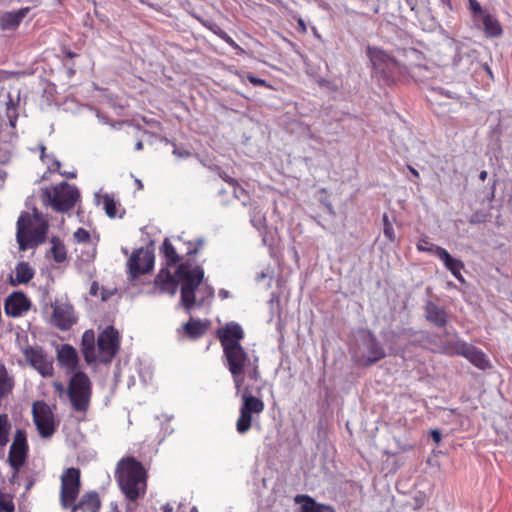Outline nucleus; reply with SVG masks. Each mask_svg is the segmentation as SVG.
<instances>
[{"label": "nucleus", "mask_w": 512, "mask_h": 512, "mask_svg": "<svg viewBox=\"0 0 512 512\" xmlns=\"http://www.w3.org/2000/svg\"><path fill=\"white\" fill-rule=\"evenodd\" d=\"M204 279V270L201 266L189 261L182 262L176 268L174 274L168 269H161L155 278V286L161 292L174 295L178 285L180 288V305L191 313L194 307H202L209 304L214 297L212 286H201Z\"/></svg>", "instance_id": "1"}, {"label": "nucleus", "mask_w": 512, "mask_h": 512, "mask_svg": "<svg viewBox=\"0 0 512 512\" xmlns=\"http://www.w3.org/2000/svg\"><path fill=\"white\" fill-rule=\"evenodd\" d=\"M115 478L129 501H136L146 493V471L133 457L122 458L116 466Z\"/></svg>", "instance_id": "2"}, {"label": "nucleus", "mask_w": 512, "mask_h": 512, "mask_svg": "<svg viewBox=\"0 0 512 512\" xmlns=\"http://www.w3.org/2000/svg\"><path fill=\"white\" fill-rule=\"evenodd\" d=\"M226 360V366L232 376L236 393L239 394L244 384V375L254 382L261 379L259 370V359L255 355H249L244 348L240 346H231L223 350Z\"/></svg>", "instance_id": "3"}, {"label": "nucleus", "mask_w": 512, "mask_h": 512, "mask_svg": "<svg viewBox=\"0 0 512 512\" xmlns=\"http://www.w3.org/2000/svg\"><path fill=\"white\" fill-rule=\"evenodd\" d=\"M48 228V222L38 212L35 211L33 215L23 212L17 221L16 239L19 249L25 251L44 243Z\"/></svg>", "instance_id": "4"}, {"label": "nucleus", "mask_w": 512, "mask_h": 512, "mask_svg": "<svg viewBox=\"0 0 512 512\" xmlns=\"http://www.w3.org/2000/svg\"><path fill=\"white\" fill-rule=\"evenodd\" d=\"M42 202L51 206L57 212L71 210L80 198L79 190L75 185L61 182L58 185L42 189Z\"/></svg>", "instance_id": "5"}, {"label": "nucleus", "mask_w": 512, "mask_h": 512, "mask_svg": "<svg viewBox=\"0 0 512 512\" xmlns=\"http://www.w3.org/2000/svg\"><path fill=\"white\" fill-rule=\"evenodd\" d=\"M351 353L354 362L360 366H371L386 356L383 346L371 331L360 333Z\"/></svg>", "instance_id": "6"}, {"label": "nucleus", "mask_w": 512, "mask_h": 512, "mask_svg": "<svg viewBox=\"0 0 512 512\" xmlns=\"http://www.w3.org/2000/svg\"><path fill=\"white\" fill-rule=\"evenodd\" d=\"M68 396L72 407L77 412H86L91 399V382L83 372L75 373L69 382Z\"/></svg>", "instance_id": "7"}, {"label": "nucleus", "mask_w": 512, "mask_h": 512, "mask_svg": "<svg viewBox=\"0 0 512 512\" xmlns=\"http://www.w3.org/2000/svg\"><path fill=\"white\" fill-rule=\"evenodd\" d=\"M60 480V504L63 509H68L79 496L81 472L75 467L67 468L63 471Z\"/></svg>", "instance_id": "8"}, {"label": "nucleus", "mask_w": 512, "mask_h": 512, "mask_svg": "<svg viewBox=\"0 0 512 512\" xmlns=\"http://www.w3.org/2000/svg\"><path fill=\"white\" fill-rule=\"evenodd\" d=\"M119 345L118 331L113 326L107 327L97 339L98 360L103 363L111 362L119 350Z\"/></svg>", "instance_id": "9"}, {"label": "nucleus", "mask_w": 512, "mask_h": 512, "mask_svg": "<svg viewBox=\"0 0 512 512\" xmlns=\"http://www.w3.org/2000/svg\"><path fill=\"white\" fill-rule=\"evenodd\" d=\"M367 56L370 59L374 71L385 79H389L393 74L397 61L387 54L384 50L369 46Z\"/></svg>", "instance_id": "10"}, {"label": "nucleus", "mask_w": 512, "mask_h": 512, "mask_svg": "<svg viewBox=\"0 0 512 512\" xmlns=\"http://www.w3.org/2000/svg\"><path fill=\"white\" fill-rule=\"evenodd\" d=\"M28 453V444L25 431L18 429L8 454V462L15 473L24 465Z\"/></svg>", "instance_id": "11"}, {"label": "nucleus", "mask_w": 512, "mask_h": 512, "mask_svg": "<svg viewBox=\"0 0 512 512\" xmlns=\"http://www.w3.org/2000/svg\"><path fill=\"white\" fill-rule=\"evenodd\" d=\"M127 266L130 277L135 279L153 269L154 254L147 249H138L132 253Z\"/></svg>", "instance_id": "12"}, {"label": "nucleus", "mask_w": 512, "mask_h": 512, "mask_svg": "<svg viewBox=\"0 0 512 512\" xmlns=\"http://www.w3.org/2000/svg\"><path fill=\"white\" fill-rule=\"evenodd\" d=\"M23 354L26 361L37 370L41 376L50 377L53 375V361L42 348L27 347L24 349Z\"/></svg>", "instance_id": "13"}, {"label": "nucleus", "mask_w": 512, "mask_h": 512, "mask_svg": "<svg viewBox=\"0 0 512 512\" xmlns=\"http://www.w3.org/2000/svg\"><path fill=\"white\" fill-rule=\"evenodd\" d=\"M52 307V322L58 329L67 331L76 324L77 316L73 306L69 302L55 301Z\"/></svg>", "instance_id": "14"}, {"label": "nucleus", "mask_w": 512, "mask_h": 512, "mask_svg": "<svg viewBox=\"0 0 512 512\" xmlns=\"http://www.w3.org/2000/svg\"><path fill=\"white\" fill-rule=\"evenodd\" d=\"M262 386L254 387L252 385H244L239 393H241L242 403L241 406L244 410L252 413L253 415H260L265 408L264 402L254 394H260Z\"/></svg>", "instance_id": "15"}, {"label": "nucleus", "mask_w": 512, "mask_h": 512, "mask_svg": "<svg viewBox=\"0 0 512 512\" xmlns=\"http://www.w3.org/2000/svg\"><path fill=\"white\" fill-rule=\"evenodd\" d=\"M33 419L42 437L48 438L52 436L55 431L53 415L45 404H42L40 407L36 404L33 405Z\"/></svg>", "instance_id": "16"}, {"label": "nucleus", "mask_w": 512, "mask_h": 512, "mask_svg": "<svg viewBox=\"0 0 512 512\" xmlns=\"http://www.w3.org/2000/svg\"><path fill=\"white\" fill-rule=\"evenodd\" d=\"M217 336L223 350H226L231 346L237 347L241 345L240 340L244 338V331L238 323L230 322L217 331Z\"/></svg>", "instance_id": "17"}, {"label": "nucleus", "mask_w": 512, "mask_h": 512, "mask_svg": "<svg viewBox=\"0 0 512 512\" xmlns=\"http://www.w3.org/2000/svg\"><path fill=\"white\" fill-rule=\"evenodd\" d=\"M30 308V301L22 292L12 293L4 304L5 313L11 317H19Z\"/></svg>", "instance_id": "18"}, {"label": "nucleus", "mask_w": 512, "mask_h": 512, "mask_svg": "<svg viewBox=\"0 0 512 512\" xmlns=\"http://www.w3.org/2000/svg\"><path fill=\"white\" fill-rule=\"evenodd\" d=\"M101 508V500L95 491L84 493L78 503L69 506L70 512H99Z\"/></svg>", "instance_id": "19"}, {"label": "nucleus", "mask_w": 512, "mask_h": 512, "mask_svg": "<svg viewBox=\"0 0 512 512\" xmlns=\"http://www.w3.org/2000/svg\"><path fill=\"white\" fill-rule=\"evenodd\" d=\"M467 342L460 339L457 333L445 332L439 340L440 351L446 355H459Z\"/></svg>", "instance_id": "20"}, {"label": "nucleus", "mask_w": 512, "mask_h": 512, "mask_svg": "<svg viewBox=\"0 0 512 512\" xmlns=\"http://www.w3.org/2000/svg\"><path fill=\"white\" fill-rule=\"evenodd\" d=\"M436 256L444 263V266L459 282H465L464 277L461 274V270L464 268V264L461 260L452 257L444 248H437Z\"/></svg>", "instance_id": "21"}, {"label": "nucleus", "mask_w": 512, "mask_h": 512, "mask_svg": "<svg viewBox=\"0 0 512 512\" xmlns=\"http://www.w3.org/2000/svg\"><path fill=\"white\" fill-rule=\"evenodd\" d=\"M460 356L466 358L471 364L479 369L485 370L490 366V362L485 353L468 343L465 344V347L460 352Z\"/></svg>", "instance_id": "22"}, {"label": "nucleus", "mask_w": 512, "mask_h": 512, "mask_svg": "<svg viewBox=\"0 0 512 512\" xmlns=\"http://www.w3.org/2000/svg\"><path fill=\"white\" fill-rule=\"evenodd\" d=\"M425 317L427 321L438 328L445 327L448 322L446 310L432 301H428L425 305Z\"/></svg>", "instance_id": "23"}, {"label": "nucleus", "mask_w": 512, "mask_h": 512, "mask_svg": "<svg viewBox=\"0 0 512 512\" xmlns=\"http://www.w3.org/2000/svg\"><path fill=\"white\" fill-rule=\"evenodd\" d=\"M81 350L86 362L92 363L98 360L97 343L93 330H86L82 335Z\"/></svg>", "instance_id": "24"}, {"label": "nucleus", "mask_w": 512, "mask_h": 512, "mask_svg": "<svg viewBox=\"0 0 512 512\" xmlns=\"http://www.w3.org/2000/svg\"><path fill=\"white\" fill-rule=\"evenodd\" d=\"M29 8H21L18 11L6 12L0 16V26L3 30L17 28L29 12Z\"/></svg>", "instance_id": "25"}, {"label": "nucleus", "mask_w": 512, "mask_h": 512, "mask_svg": "<svg viewBox=\"0 0 512 512\" xmlns=\"http://www.w3.org/2000/svg\"><path fill=\"white\" fill-rule=\"evenodd\" d=\"M295 502L300 503V512H335L332 506L316 502L308 495H297Z\"/></svg>", "instance_id": "26"}, {"label": "nucleus", "mask_w": 512, "mask_h": 512, "mask_svg": "<svg viewBox=\"0 0 512 512\" xmlns=\"http://www.w3.org/2000/svg\"><path fill=\"white\" fill-rule=\"evenodd\" d=\"M57 359L60 364L68 368L69 370H74L78 363V355L76 350L69 344H63L57 350Z\"/></svg>", "instance_id": "27"}, {"label": "nucleus", "mask_w": 512, "mask_h": 512, "mask_svg": "<svg viewBox=\"0 0 512 512\" xmlns=\"http://www.w3.org/2000/svg\"><path fill=\"white\" fill-rule=\"evenodd\" d=\"M208 325V321H202L191 317L188 322L183 324L182 329L189 338L198 339L206 333Z\"/></svg>", "instance_id": "28"}, {"label": "nucleus", "mask_w": 512, "mask_h": 512, "mask_svg": "<svg viewBox=\"0 0 512 512\" xmlns=\"http://www.w3.org/2000/svg\"><path fill=\"white\" fill-rule=\"evenodd\" d=\"M480 19L483 23L484 32L488 37H498L502 34L501 24L495 16L487 12Z\"/></svg>", "instance_id": "29"}, {"label": "nucleus", "mask_w": 512, "mask_h": 512, "mask_svg": "<svg viewBox=\"0 0 512 512\" xmlns=\"http://www.w3.org/2000/svg\"><path fill=\"white\" fill-rule=\"evenodd\" d=\"M473 64V58L469 51L463 48H457L456 53L453 57L452 65L455 69L462 72L470 70Z\"/></svg>", "instance_id": "30"}, {"label": "nucleus", "mask_w": 512, "mask_h": 512, "mask_svg": "<svg viewBox=\"0 0 512 512\" xmlns=\"http://www.w3.org/2000/svg\"><path fill=\"white\" fill-rule=\"evenodd\" d=\"M15 281L18 284H26L34 277V270L28 262L22 261L15 267Z\"/></svg>", "instance_id": "31"}, {"label": "nucleus", "mask_w": 512, "mask_h": 512, "mask_svg": "<svg viewBox=\"0 0 512 512\" xmlns=\"http://www.w3.org/2000/svg\"><path fill=\"white\" fill-rule=\"evenodd\" d=\"M14 387V379L9 375L4 364L0 363V397L8 396Z\"/></svg>", "instance_id": "32"}, {"label": "nucleus", "mask_w": 512, "mask_h": 512, "mask_svg": "<svg viewBox=\"0 0 512 512\" xmlns=\"http://www.w3.org/2000/svg\"><path fill=\"white\" fill-rule=\"evenodd\" d=\"M253 414L240 407V415L236 421V430L239 434H245L252 427Z\"/></svg>", "instance_id": "33"}, {"label": "nucleus", "mask_w": 512, "mask_h": 512, "mask_svg": "<svg viewBox=\"0 0 512 512\" xmlns=\"http://www.w3.org/2000/svg\"><path fill=\"white\" fill-rule=\"evenodd\" d=\"M161 251L166 258V265L168 267L174 266L175 264H177L179 262V260H180L179 255L177 254L175 247L172 245V243L170 242L169 239L166 238L163 241V244L161 246Z\"/></svg>", "instance_id": "34"}, {"label": "nucleus", "mask_w": 512, "mask_h": 512, "mask_svg": "<svg viewBox=\"0 0 512 512\" xmlns=\"http://www.w3.org/2000/svg\"><path fill=\"white\" fill-rule=\"evenodd\" d=\"M52 247L50 252L55 262L62 263L67 258V251L65 245L57 238L51 239Z\"/></svg>", "instance_id": "35"}, {"label": "nucleus", "mask_w": 512, "mask_h": 512, "mask_svg": "<svg viewBox=\"0 0 512 512\" xmlns=\"http://www.w3.org/2000/svg\"><path fill=\"white\" fill-rule=\"evenodd\" d=\"M10 431V424L6 414L0 415V446H5L8 443V436Z\"/></svg>", "instance_id": "36"}, {"label": "nucleus", "mask_w": 512, "mask_h": 512, "mask_svg": "<svg viewBox=\"0 0 512 512\" xmlns=\"http://www.w3.org/2000/svg\"><path fill=\"white\" fill-rule=\"evenodd\" d=\"M14 509L12 497L0 491V510L3 512H13Z\"/></svg>", "instance_id": "37"}, {"label": "nucleus", "mask_w": 512, "mask_h": 512, "mask_svg": "<svg viewBox=\"0 0 512 512\" xmlns=\"http://www.w3.org/2000/svg\"><path fill=\"white\" fill-rule=\"evenodd\" d=\"M104 210L108 217L114 218L116 216V202L109 196L104 197Z\"/></svg>", "instance_id": "38"}, {"label": "nucleus", "mask_w": 512, "mask_h": 512, "mask_svg": "<svg viewBox=\"0 0 512 512\" xmlns=\"http://www.w3.org/2000/svg\"><path fill=\"white\" fill-rule=\"evenodd\" d=\"M73 237L80 244H89L91 242L90 234L84 228H78L74 232Z\"/></svg>", "instance_id": "39"}, {"label": "nucleus", "mask_w": 512, "mask_h": 512, "mask_svg": "<svg viewBox=\"0 0 512 512\" xmlns=\"http://www.w3.org/2000/svg\"><path fill=\"white\" fill-rule=\"evenodd\" d=\"M437 248H441L440 246H436L434 245L433 243H430L428 240L426 239H421L419 240V242L417 243V249L419 251H423V252H431L433 254L436 255V249Z\"/></svg>", "instance_id": "40"}, {"label": "nucleus", "mask_w": 512, "mask_h": 512, "mask_svg": "<svg viewBox=\"0 0 512 512\" xmlns=\"http://www.w3.org/2000/svg\"><path fill=\"white\" fill-rule=\"evenodd\" d=\"M468 2H469V9L474 18H476V17L481 18L483 16V14L487 13V12L483 11L481 4L477 0H468Z\"/></svg>", "instance_id": "41"}, {"label": "nucleus", "mask_w": 512, "mask_h": 512, "mask_svg": "<svg viewBox=\"0 0 512 512\" xmlns=\"http://www.w3.org/2000/svg\"><path fill=\"white\" fill-rule=\"evenodd\" d=\"M189 247L187 249V252L186 254L187 255H194L196 253H198V251L203 247V245L205 244V239L204 238H198L195 240V242H189Z\"/></svg>", "instance_id": "42"}, {"label": "nucleus", "mask_w": 512, "mask_h": 512, "mask_svg": "<svg viewBox=\"0 0 512 512\" xmlns=\"http://www.w3.org/2000/svg\"><path fill=\"white\" fill-rule=\"evenodd\" d=\"M6 114H7V117L9 119L10 126L12 128H15L18 116L16 114L15 108L13 107V104L7 106Z\"/></svg>", "instance_id": "43"}, {"label": "nucleus", "mask_w": 512, "mask_h": 512, "mask_svg": "<svg viewBox=\"0 0 512 512\" xmlns=\"http://www.w3.org/2000/svg\"><path fill=\"white\" fill-rule=\"evenodd\" d=\"M383 233H384V236L391 242L395 241L396 239V236H395V231H394V228H393V225L392 223H387L384 227H383Z\"/></svg>", "instance_id": "44"}, {"label": "nucleus", "mask_w": 512, "mask_h": 512, "mask_svg": "<svg viewBox=\"0 0 512 512\" xmlns=\"http://www.w3.org/2000/svg\"><path fill=\"white\" fill-rule=\"evenodd\" d=\"M215 34H217L221 39H223L230 46H236L235 41L223 30L218 29V31L213 30Z\"/></svg>", "instance_id": "45"}, {"label": "nucleus", "mask_w": 512, "mask_h": 512, "mask_svg": "<svg viewBox=\"0 0 512 512\" xmlns=\"http://www.w3.org/2000/svg\"><path fill=\"white\" fill-rule=\"evenodd\" d=\"M485 219H484V215L482 214H479V213H475L473 214L470 219H469V223L471 224H478V223H482L484 222Z\"/></svg>", "instance_id": "46"}, {"label": "nucleus", "mask_w": 512, "mask_h": 512, "mask_svg": "<svg viewBox=\"0 0 512 512\" xmlns=\"http://www.w3.org/2000/svg\"><path fill=\"white\" fill-rule=\"evenodd\" d=\"M99 291H100V287H99L98 282L93 281V282H92V284H91V286H90L89 294H90L91 296L96 297V296H98Z\"/></svg>", "instance_id": "47"}, {"label": "nucleus", "mask_w": 512, "mask_h": 512, "mask_svg": "<svg viewBox=\"0 0 512 512\" xmlns=\"http://www.w3.org/2000/svg\"><path fill=\"white\" fill-rule=\"evenodd\" d=\"M248 80L250 83L256 85V86H264L266 84L265 80L257 78L255 76L249 75Z\"/></svg>", "instance_id": "48"}, {"label": "nucleus", "mask_w": 512, "mask_h": 512, "mask_svg": "<svg viewBox=\"0 0 512 512\" xmlns=\"http://www.w3.org/2000/svg\"><path fill=\"white\" fill-rule=\"evenodd\" d=\"M431 438L436 444H439L442 440V435L439 430L434 429L431 431Z\"/></svg>", "instance_id": "49"}, {"label": "nucleus", "mask_w": 512, "mask_h": 512, "mask_svg": "<svg viewBox=\"0 0 512 512\" xmlns=\"http://www.w3.org/2000/svg\"><path fill=\"white\" fill-rule=\"evenodd\" d=\"M233 187H234V195L237 198H241V196L246 193V191L243 188L237 186V183Z\"/></svg>", "instance_id": "50"}, {"label": "nucleus", "mask_w": 512, "mask_h": 512, "mask_svg": "<svg viewBox=\"0 0 512 512\" xmlns=\"http://www.w3.org/2000/svg\"><path fill=\"white\" fill-rule=\"evenodd\" d=\"M441 94L449 97V98H452V99H459L460 96L456 93H453V92H450V91H447V90H444V89H441Z\"/></svg>", "instance_id": "51"}, {"label": "nucleus", "mask_w": 512, "mask_h": 512, "mask_svg": "<svg viewBox=\"0 0 512 512\" xmlns=\"http://www.w3.org/2000/svg\"><path fill=\"white\" fill-rule=\"evenodd\" d=\"M218 296H219L222 300H224V299H228V298L230 297V293H229V291H228V290H226V289H220V290L218 291Z\"/></svg>", "instance_id": "52"}, {"label": "nucleus", "mask_w": 512, "mask_h": 512, "mask_svg": "<svg viewBox=\"0 0 512 512\" xmlns=\"http://www.w3.org/2000/svg\"><path fill=\"white\" fill-rule=\"evenodd\" d=\"M220 176L225 182L232 186H235L236 181L233 178L229 177L227 174H220Z\"/></svg>", "instance_id": "53"}, {"label": "nucleus", "mask_w": 512, "mask_h": 512, "mask_svg": "<svg viewBox=\"0 0 512 512\" xmlns=\"http://www.w3.org/2000/svg\"><path fill=\"white\" fill-rule=\"evenodd\" d=\"M60 168V162L58 160H54L52 166H49V169L52 171H58Z\"/></svg>", "instance_id": "54"}, {"label": "nucleus", "mask_w": 512, "mask_h": 512, "mask_svg": "<svg viewBox=\"0 0 512 512\" xmlns=\"http://www.w3.org/2000/svg\"><path fill=\"white\" fill-rule=\"evenodd\" d=\"M109 512H120L118 505L115 502L110 503V511Z\"/></svg>", "instance_id": "55"}, {"label": "nucleus", "mask_w": 512, "mask_h": 512, "mask_svg": "<svg viewBox=\"0 0 512 512\" xmlns=\"http://www.w3.org/2000/svg\"><path fill=\"white\" fill-rule=\"evenodd\" d=\"M61 175L66 176L69 179L76 177V172H61Z\"/></svg>", "instance_id": "56"}, {"label": "nucleus", "mask_w": 512, "mask_h": 512, "mask_svg": "<svg viewBox=\"0 0 512 512\" xmlns=\"http://www.w3.org/2000/svg\"><path fill=\"white\" fill-rule=\"evenodd\" d=\"M54 387H55V390L58 391L59 393L64 392V387L61 383H54Z\"/></svg>", "instance_id": "57"}, {"label": "nucleus", "mask_w": 512, "mask_h": 512, "mask_svg": "<svg viewBox=\"0 0 512 512\" xmlns=\"http://www.w3.org/2000/svg\"><path fill=\"white\" fill-rule=\"evenodd\" d=\"M109 298V294L105 291L104 288H101V299L102 301H106Z\"/></svg>", "instance_id": "58"}, {"label": "nucleus", "mask_w": 512, "mask_h": 512, "mask_svg": "<svg viewBox=\"0 0 512 512\" xmlns=\"http://www.w3.org/2000/svg\"><path fill=\"white\" fill-rule=\"evenodd\" d=\"M162 511L163 512H173V507L167 503L162 507Z\"/></svg>", "instance_id": "59"}, {"label": "nucleus", "mask_w": 512, "mask_h": 512, "mask_svg": "<svg viewBox=\"0 0 512 512\" xmlns=\"http://www.w3.org/2000/svg\"><path fill=\"white\" fill-rule=\"evenodd\" d=\"M487 176H488L487 171L483 170V171H481V172H480V174H479V179H480L481 181H485V180H486V178H487Z\"/></svg>", "instance_id": "60"}, {"label": "nucleus", "mask_w": 512, "mask_h": 512, "mask_svg": "<svg viewBox=\"0 0 512 512\" xmlns=\"http://www.w3.org/2000/svg\"><path fill=\"white\" fill-rule=\"evenodd\" d=\"M408 169L415 177H419V172L414 167L408 166Z\"/></svg>", "instance_id": "61"}, {"label": "nucleus", "mask_w": 512, "mask_h": 512, "mask_svg": "<svg viewBox=\"0 0 512 512\" xmlns=\"http://www.w3.org/2000/svg\"><path fill=\"white\" fill-rule=\"evenodd\" d=\"M135 149L137 151H140L143 149V142L141 140H139L136 144H135Z\"/></svg>", "instance_id": "62"}, {"label": "nucleus", "mask_w": 512, "mask_h": 512, "mask_svg": "<svg viewBox=\"0 0 512 512\" xmlns=\"http://www.w3.org/2000/svg\"><path fill=\"white\" fill-rule=\"evenodd\" d=\"M382 220H383V226H385L387 223H391L389 221L388 215L386 213L383 215Z\"/></svg>", "instance_id": "63"}, {"label": "nucleus", "mask_w": 512, "mask_h": 512, "mask_svg": "<svg viewBox=\"0 0 512 512\" xmlns=\"http://www.w3.org/2000/svg\"><path fill=\"white\" fill-rule=\"evenodd\" d=\"M65 54H66V56H67V57H69V58H74V57H76V55H77L76 53H74V52H72V51H70V50H69V51H66V52H65Z\"/></svg>", "instance_id": "64"}]
</instances>
